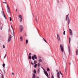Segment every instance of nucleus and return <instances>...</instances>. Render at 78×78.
Returning a JSON list of instances; mask_svg holds the SVG:
<instances>
[{
  "instance_id": "f257e3e1",
  "label": "nucleus",
  "mask_w": 78,
  "mask_h": 78,
  "mask_svg": "<svg viewBox=\"0 0 78 78\" xmlns=\"http://www.w3.org/2000/svg\"><path fill=\"white\" fill-rule=\"evenodd\" d=\"M23 27L22 25H20V33H22V31H23Z\"/></svg>"
},
{
  "instance_id": "f03ea898",
  "label": "nucleus",
  "mask_w": 78,
  "mask_h": 78,
  "mask_svg": "<svg viewBox=\"0 0 78 78\" xmlns=\"http://www.w3.org/2000/svg\"><path fill=\"white\" fill-rule=\"evenodd\" d=\"M60 48L62 52L63 53L64 51V48H63V45L62 44H61L60 46Z\"/></svg>"
},
{
  "instance_id": "7ed1b4c3",
  "label": "nucleus",
  "mask_w": 78,
  "mask_h": 78,
  "mask_svg": "<svg viewBox=\"0 0 78 78\" xmlns=\"http://www.w3.org/2000/svg\"><path fill=\"white\" fill-rule=\"evenodd\" d=\"M11 38H12V36L11 35H10L8 39V42H10V41H11Z\"/></svg>"
},
{
  "instance_id": "20e7f679",
  "label": "nucleus",
  "mask_w": 78,
  "mask_h": 78,
  "mask_svg": "<svg viewBox=\"0 0 78 78\" xmlns=\"http://www.w3.org/2000/svg\"><path fill=\"white\" fill-rule=\"evenodd\" d=\"M56 72L58 73L57 74V76L58 78H60V76H59L60 75V73L59 72H58V70H56Z\"/></svg>"
},
{
  "instance_id": "39448f33",
  "label": "nucleus",
  "mask_w": 78,
  "mask_h": 78,
  "mask_svg": "<svg viewBox=\"0 0 78 78\" xmlns=\"http://www.w3.org/2000/svg\"><path fill=\"white\" fill-rule=\"evenodd\" d=\"M44 73L46 75V76H47V77H48V73H47V71L44 70Z\"/></svg>"
},
{
  "instance_id": "423d86ee",
  "label": "nucleus",
  "mask_w": 78,
  "mask_h": 78,
  "mask_svg": "<svg viewBox=\"0 0 78 78\" xmlns=\"http://www.w3.org/2000/svg\"><path fill=\"white\" fill-rule=\"evenodd\" d=\"M7 10H8V12L9 14L10 13V10H9V6H8V5H7Z\"/></svg>"
},
{
  "instance_id": "0eeeda50",
  "label": "nucleus",
  "mask_w": 78,
  "mask_h": 78,
  "mask_svg": "<svg viewBox=\"0 0 78 78\" xmlns=\"http://www.w3.org/2000/svg\"><path fill=\"white\" fill-rule=\"evenodd\" d=\"M57 39L58 40V41H60V42L61 41V40H60V37H59V36L58 35V34H57Z\"/></svg>"
},
{
  "instance_id": "6e6552de",
  "label": "nucleus",
  "mask_w": 78,
  "mask_h": 78,
  "mask_svg": "<svg viewBox=\"0 0 78 78\" xmlns=\"http://www.w3.org/2000/svg\"><path fill=\"white\" fill-rule=\"evenodd\" d=\"M19 17L21 19V20H20V22H22V15L19 16Z\"/></svg>"
},
{
  "instance_id": "1a4fd4ad",
  "label": "nucleus",
  "mask_w": 78,
  "mask_h": 78,
  "mask_svg": "<svg viewBox=\"0 0 78 78\" xmlns=\"http://www.w3.org/2000/svg\"><path fill=\"white\" fill-rule=\"evenodd\" d=\"M69 31L70 32V35H71V36H72L73 34L72 30L71 29H69Z\"/></svg>"
},
{
  "instance_id": "9d476101",
  "label": "nucleus",
  "mask_w": 78,
  "mask_h": 78,
  "mask_svg": "<svg viewBox=\"0 0 78 78\" xmlns=\"http://www.w3.org/2000/svg\"><path fill=\"white\" fill-rule=\"evenodd\" d=\"M68 49L69 51V54L70 55V52L71 51L70 50V46H68Z\"/></svg>"
},
{
  "instance_id": "9b49d317",
  "label": "nucleus",
  "mask_w": 78,
  "mask_h": 78,
  "mask_svg": "<svg viewBox=\"0 0 78 78\" xmlns=\"http://www.w3.org/2000/svg\"><path fill=\"white\" fill-rule=\"evenodd\" d=\"M76 55H78V49H76Z\"/></svg>"
},
{
  "instance_id": "f8f14e48",
  "label": "nucleus",
  "mask_w": 78,
  "mask_h": 78,
  "mask_svg": "<svg viewBox=\"0 0 78 78\" xmlns=\"http://www.w3.org/2000/svg\"><path fill=\"white\" fill-rule=\"evenodd\" d=\"M68 25H69V24H70V19L69 18H68Z\"/></svg>"
},
{
  "instance_id": "ddd939ff",
  "label": "nucleus",
  "mask_w": 78,
  "mask_h": 78,
  "mask_svg": "<svg viewBox=\"0 0 78 78\" xmlns=\"http://www.w3.org/2000/svg\"><path fill=\"white\" fill-rule=\"evenodd\" d=\"M68 16H69V14L67 15L66 17V21H67V19H68Z\"/></svg>"
},
{
  "instance_id": "4468645a",
  "label": "nucleus",
  "mask_w": 78,
  "mask_h": 78,
  "mask_svg": "<svg viewBox=\"0 0 78 78\" xmlns=\"http://www.w3.org/2000/svg\"><path fill=\"white\" fill-rule=\"evenodd\" d=\"M35 77H36V75H35V74H33L32 78H35Z\"/></svg>"
},
{
  "instance_id": "2eb2a0df",
  "label": "nucleus",
  "mask_w": 78,
  "mask_h": 78,
  "mask_svg": "<svg viewBox=\"0 0 78 78\" xmlns=\"http://www.w3.org/2000/svg\"><path fill=\"white\" fill-rule=\"evenodd\" d=\"M2 12L3 13V15H4V16L5 19H6V16H5V13H4V12L3 11H2Z\"/></svg>"
},
{
  "instance_id": "dca6fc26",
  "label": "nucleus",
  "mask_w": 78,
  "mask_h": 78,
  "mask_svg": "<svg viewBox=\"0 0 78 78\" xmlns=\"http://www.w3.org/2000/svg\"><path fill=\"white\" fill-rule=\"evenodd\" d=\"M71 39V38L70 37H69V42L70 44V40Z\"/></svg>"
},
{
  "instance_id": "f3484780",
  "label": "nucleus",
  "mask_w": 78,
  "mask_h": 78,
  "mask_svg": "<svg viewBox=\"0 0 78 78\" xmlns=\"http://www.w3.org/2000/svg\"><path fill=\"white\" fill-rule=\"evenodd\" d=\"M34 58L35 59H37V56H36V55H34Z\"/></svg>"
},
{
  "instance_id": "a211bd4d",
  "label": "nucleus",
  "mask_w": 78,
  "mask_h": 78,
  "mask_svg": "<svg viewBox=\"0 0 78 78\" xmlns=\"http://www.w3.org/2000/svg\"><path fill=\"white\" fill-rule=\"evenodd\" d=\"M37 61H36V60H34V63L35 64H36L37 63Z\"/></svg>"
},
{
  "instance_id": "6ab92c4d",
  "label": "nucleus",
  "mask_w": 78,
  "mask_h": 78,
  "mask_svg": "<svg viewBox=\"0 0 78 78\" xmlns=\"http://www.w3.org/2000/svg\"><path fill=\"white\" fill-rule=\"evenodd\" d=\"M11 26V27L12 28V29L13 30V36H14V30H13V28H12V26Z\"/></svg>"
},
{
  "instance_id": "aec40b11",
  "label": "nucleus",
  "mask_w": 78,
  "mask_h": 78,
  "mask_svg": "<svg viewBox=\"0 0 78 78\" xmlns=\"http://www.w3.org/2000/svg\"><path fill=\"white\" fill-rule=\"evenodd\" d=\"M26 44H27L28 43V40L27 39L26 40Z\"/></svg>"
},
{
  "instance_id": "412c9836",
  "label": "nucleus",
  "mask_w": 78,
  "mask_h": 78,
  "mask_svg": "<svg viewBox=\"0 0 78 78\" xmlns=\"http://www.w3.org/2000/svg\"><path fill=\"white\" fill-rule=\"evenodd\" d=\"M20 39L21 41H22V40L23 39L22 38V37H20Z\"/></svg>"
},
{
  "instance_id": "4be33fe9",
  "label": "nucleus",
  "mask_w": 78,
  "mask_h": 78,
  "mask_svg": "<svg viewBox=\"0 0 78 78\" xmlns=\"http://www.w3.org/2000/svg\"><path fill=\"white\" fill-rule=\"evenodd\" d=\"M40 70H41L40 69V68H39L38 70V73H39V72H40Z\"/></svg>"
},
{
  "instance_id": "5701e85b",
  "label": "nucleus",
  "mask_w": 78,
  "mask_h": 78,
  "mask_svg": "<svg viewBox=\"0 0 78 78\" xmlns=\"http://www.w3.org/2000/svg\"><path fill=\"white\" fill-rule=\"evenodd\" d=\"M34 73H36V71L35 69H34Z\"/></svg>"
},
{
  "instance_id": "b1692460",
  "label": "nucleus",
  "mask_w": 78,
  "mask_h": 78,
  "mask_svg": "<svg viewBox=\"0 0 78 78\" xmlns=\"http://www.w3.org/2000/svg\"><path fill=\"white\" fill-rule=\"evenodd\" d=\"M39 67L40 66H41V63L40 62H39L38 65H37Z\"/></svg>"
},
{
  "instance_id": "393cba45",
  "label": "nucleus",
  "mask_w": 78,
  "mask_h": 78,
  "mask_svg": "<svg viewBox=\"0 0 78 78\" xmlns=\"http://www.w3.org/2000/svg\"><path fill=\"white\" fill-rule=\"evenodd\" d=\"M37 64H35V65H34V67L35 68H36V67H37Z\"/></svg>"
},
{
  "instance_id": "a878e982",
  "label": "nucleus",
  "mask_w": 78,
  "mask_h": 78,
  "mask_svg": "<svg viewBox=\"0 0 78 78\" xmlns=\"http://www.w3.org/2000/svg\"><path fill=\"white\" fill-rule=\"evenodd\" d=\"M39 61L40 62H42V60L41 59H40Z\"/></svg>"
},
{
  "instance_id": "bb28decb",
  "label": "nucleus",
  "mask_w": 78,
  "mask_h": 78,
  "mask_svg": "<svg viewBox=\"0 0 78 78\" xmlns=\"http://www.w3.org/2000/svg\"><path fill=\"white\" fill-rule=\"evenodd\" d=\"M28 58L29 59H31V56H29L28 57Z\"/></svg>"
},
{
  "instance_id": "cd10ccee",
  "label": "nucleus",
  "mask_w": 78,
  "mask_h": 78,
  "mask_svg": "<svg viewBox=\"0 0 78 78\" xmlns=\"http://www.w3.org/2000/svg\"><path fill=\"white\" fill-rule=\"evenodd\" d=\"M32 59L33 60H34V56H32Z\"/></svg>"
},
{
  "instance_id": "c85d7f7f",
  "label": "nucleus",
  "mask_w": 78,
  "mask_h": 78,
  "mask_svg": "<svg viewBox=\"0 0 78 78\" xmlns=\"http://www.w3.org/2000/svg\"><path fill=\"white\" fill-rule=\"evenodd\" d=\"M5 64H3V65H2L3 67H5Z\"/></svg>"
},
{
  "instance_id": "c756f323",
  "label": "nucleus",
  "mask_w": 78,
  "mask_h": 78,
  "mask_svg": "<svg viewBox=\"0 0 78 78\" xmlns=\"http://www.w3.org/2000/svg\"><path fill=\"white\" fill-rule=\"evenodd\" d=\"M10 21H12V19L11 17H10Z\"/></svg>"
},
{
  "instance_id": "7c9ffc66",
  "label": "nucleus",
  "mask_w": 78,
  "mask_h": 78,
  "mask_svg": "<svg viewBox=\"0 0 78 78\" xmlns=\"http://www.w3.org/2000/svg\"><path fill=\"white\" fill-rule=\"evenodd\" d=\"M66 33V32L65 31H64L63 32V34L64 35H65V34Z\"/></svg>"
},
{
  "instance_id": "2f4dec72",
  "label": "nucleus",
  "mask_w": 78,
  "mask_h": 78,
  "mask_svg": "<svg viewBox=\"0 0 78 78\" xmlns=\"http://www.w3.org/2000/svg\"><path fill=\"white\" fill-rule=\"evenodd\" d=\"M2 78H4V76H3V74H2Z\"/></svg>"
},
{
  "instance_id": "473e14b6",
  "label": "nucleus",
  "mask_w": 78,
  "mask_h": 78,
  "mask_svg": "<svg viewBox=\"0 0 78 78\" xmlns=\"http://www.w3.org/2000/svg\"><path fill=\"white\" fill-rule=\"evenodd\" d=\"M47 70H48V71H50V69H49L48 68L47 69Z\"/></svg>"
},
{
  "instance_id": "72a5a7b5",
  "label": "nucleus",
  "mask_w": 78,
  "mask_h": 78,
  "mask_svg": "<svg viewBox=\"0 0 78 78\" xmlns=\"http://www.w3.org/2000/svg\"><path fill=\"white\" fill-rule=\"evenodd\" d=\"M51 78H54V76H53V75H52Z\"/></svg>"
},
{
  "instance_id": "f704fd0d",
  "label": "nucleus",
  "mask_w": 78,
  "mask_h": 78,
  "mask_svg": "<svg viewBox=\"0 0 78 78\" xmlns=\"http://www.w3.org/2000/svg\"><path fill=\"white\" fill-rule=\"evenodd\" d=\"M2 27H1L0 28V30H2Z\"/></svg>"
},
{
  "instance_id": "c9c22d12",
  "label": "nucleus",
  "mask_w": 78,
  "mask_h": 78,
  "mask_svg": "<svg viewBox=\"0 0 78 78\" xmlns=\"http://www.w3.org/2000/svg\"><path fill=\"white\" fill-rule=\"evenodd\" d=\"M3 48H5V45H3Z\"/></svg>"
},
{
  "instance_id": "e433bc0d",
  "label": "nucleus",
  "mask_w": 78,
  "mask_h": 78,
  "mask_svg": "<svg viewBox=\"0 0 78 78\" xmlns=\"http://www.w3.org/2000/svg\"><path fill=\"white\" fill-rule=\"evenodd\" d=\"M31 64L32 65H34V64L32 62H31Z\"/></svg>"
},
{
  "instance_id": "4c0bfd02",
  "label": "nucleus",
  "mask_w": 78,
  "mask_h": 78,
  "mask_svg": "<svg viewBox=\"0 0 78 78\" xmlns=\"http://www.w3.org/2000/svg\"><path fill=\"white\" fill-rule=\"evenodd\" d=\"M60 73H61V75H62V73H61V71H60Z\"/></svg>"
},
{
  "instance_id": "58836bf2",
  "label": "nucleus",
  "mask_w": 78,
  "mask_h": 78,
  "mask_svg": "<svg viewBox=\"0 0 78 78\" xmlns=\"http://www.w3.org/2000/svg\"><path fill=\"white\" fill-rule=\"evenodd\" d=\"M44 41H45V42L46 43H47V41H46V40H45V39H44Z\"/></svg>"
},
{
  "instance_id": "ea45409f",
  "label": "nucleus",
  "mask_w": 78,
  "mask_h": 78,
  "mask_svg": "<svg viewBox=\"0 0 78 78\" xmlns=\"http://www.w3.org/2000/svg\"><path fill=\"white\" fill-rule=\"evenodd\" d=\"M31 54L30 53L29 54V56H31Z\"/></svg>"
},
{
  "instance_id": "a19ab883",
  "label": "nucleus",
  "mask_w": 78,
  "mask_h": 78,
  "mask_svg": "<svg viewBox=\"0 0 78 78\" xmlns=\"http://www.w3.org/2000/svg\"><path fill=\"white\" fill-rule=\"evenodd\" d=\"M36 21L37 22V19H35Z\"/></svg>"
},
{
  "instance_id": "79ce46f5",
  "label": "nucleus",
  "mask_w": 78,
  "mask_h": 78,
  "mask_svg": "<svg viewBox=\"0 0 78 78\" xmlns=\"http://www.w3.org/2000/svg\"><path fill=\"white\" fill-rule=\"evenodd\" d=\"M6 54H5V57H4V58H6Z\"/></svg>"
},
{
  "instance_id": "37998d69",
  "label": "nucleus",
  "mask_w": 78,
  "mask_h": 78,
  "mask_svg": "<svg viewBox=\"0 0 78 78\" xmlns=\"http://www.w3.org/2000/svg\"><path fill=\"white\" fill-rule=\"evenodd\" d=\"M3 3H5V4H6V2H3Z\"/></svg>"
},
{
  "instance_id": "c03bdc74",
  "label": "nucleus",
  "mask_w": 78,
  "mask_h": 78,
  "mask_svg": "<svg viewBox=\"0 0 78 78\" xmlns=\"http://www.w3.org/2000/svg\"><path fill=\"white\" fill-rule=\"evenodd\" d=\"M14 73H12V75H14Z\"/></svg>"
},
{
  "instance_id": "a18cd8bd",
  "label": "nucleus",
  "mask_w": 78,
  "mask_h": 78,
  "mask_svg": "<svg viewBox=\"0 0 78 78\" xmlns=\"http://www.w3.org/2000/svg\"><path fill=\"white\" fill-rule=\"evenodd\" d=\"M16 12H17V9H16Z\"/></svg>"
},
{
  "instance_id": "49530a36",
  "label": "nucleus",
  "mask_w": 78,
  "mask_h": 78,
  "mask_svg": "<svg viewBox=\"0 0 78 78\" xmlns=\"http://www.w3.org/2000/svg\"><path fill=\"white\" fill-rule=\"evenodd\" d=\"M58 3H59V1H58Z\"/></svg>"
},
{
  "instance_id": "de8ad7c7",
  "label": "nucleus",
  "mask_w": 78,
  "mask_h": 78,
  "mask_svg": "<svg viewBox=\"0 0 78 78\" xmlns=\"http://www.w3.org/2000/svg\"><path fill=\"white\" fill-rule=\"evenodd\" d=\"M69 65H70V62L69 63Z\"/></svg>"
},
{
  "instance_id": "09e8293b",
  "label": "nucleus",
  "mask_w": 78,
  "mask_h": 78,
  "mask_svg": "<svg viewBox=\"0 0 78 78\" xmlns=\"http://www.w3.org/2000/svg\"><path fill=\"white\" fill-rule=\"evenodd\" d=\"M43 39L44 40H45V39H44V38H43Z\"/></svg>"
},
{
  "instance_id": "8fccbe9b",
  "label": "nucleus",
  "mask_w": 78,
  "mask_h": 78,
  "mask_svg": "<svg viewBox=\"0 0 78 78\" xmlns=\"http://www.w3.org/2000/svg\"><path fill=\"white\" fill-rule=\"evenodd\" d=\"M37 78H39V77H37Z\"/></svg>"
},
{
  "instance_id": "3c124183",
  "label": "nucleus",
  "mask_w": 78,
  "mask_h": 78,
  "mask_svg": "<svg viewBox=\"0 0 78 78\" xmlns=\"http://www.w3.org/2000/svg\"><path fill=\"white\" fill-rule=\"evenodd\" d=\"M65 72H66V69L65 70Z\"/></svg>"
}]
</instances>
